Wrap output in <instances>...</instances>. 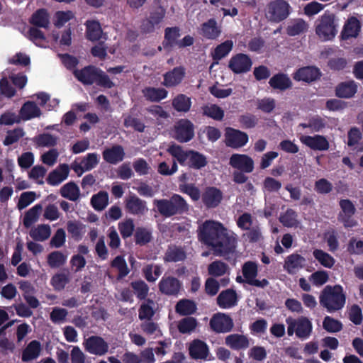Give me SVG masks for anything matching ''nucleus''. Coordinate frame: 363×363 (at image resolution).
<instances>
[{
    "instance_id": "f257e3e1",
    "label": "nucleus",
    "mask_w": 363,
    "mask_h": 363,
    "mask_svg": "<svg viewBox=\"0 0 363 363\" xmlns=\"http://www.w3.org/2000/svg\"><path fill=\"white\" fill-rule=\"evenodd\" d=\"M197 236L198 240L203 245L211 247L216 256L228 255L233 253L236 249V235L218 221L205 220L199 226Z\"/></svg>"
},
{
    "instance_id": "f03ea898",
    "label": "nucleus",
    "mask_w": 363,
    "mask_h": 363,
    "mask_svg": "<svg viewBox=\"0 0 363 363\" xmlns=\"http://www.w3.org/2000/svg\"><path fill=\"white\" fill-rule=\"evenodd\" d=\"M74 77L84 85H96L106 89H111L115 84L100 68L94 65H87L73 72Z\"/></svg>"
},
{
    "instance_id": "7ed1b4c3",
    "label": "nucleus",
    "mask_w": 363,
    "mask_h": 363,
    "mask_svg": "<svg viewBox=\"0 0 363 363\" xmlns=\"http://www.w3.org/2000/svg\"><path fill=\"white\" fill-rule=\"evenodd\" d=\"M319 301L328 313L341 310L346 302V295L341 285H328L321 291Z\"/></svg>"
},
{
    "instance_id": "20e7f679",
    "label": "nucleus",
    "mask_w": 363,
    "mask_h": 363,
    "mask_svg": "<svg viewBox=\"0 0 363 363\" xmlns=\"http://www.w3.org/2000/svg\"><path fill=\"white\" fill-rule=\"evenodd\" d=\"M154 206L159 213L164 218L183 215L189 211V206L179 194H174L169 199H155Z\"/></svg>"
},
{
    "instance_id": "39448f33",
    "label": "nucleus",
    "mask_w": 363,
    "mask_h": 363,
    "mask_svg": "<svg viewBox=\"0 0 363 363\" xmlns=\"http://www.w3.org/2000/svg\"><path fill=\"white\" fill-rule=\"evenodd\" d=\"M335 16L330 11H325L316 21L315 33L325 41L332 40L337 33Z\"/></svg>"
},
{
    "instance_id": "423d86ee",
    "label": "nucleus",
    "mask_w": 363,
    "mask_h": 363,
    "mask_svg": "<svg viewBox=\"0 0 363 363\" xmlns=\"http://www.w3.org/2000/svg\"><path fill=\"white\" fill-rule=\"evenodd\" d=\"M291 12V6L285 0H272L265 8L266 18L272 23H280L286 19Z\"/></svg>"
},
{
    "instance_id": "0eeeda50",
    "label": "nucleus",
    "mask_w": 363,
    "mask_h": 363,
    "mask_svg": "<svg viewBox=\"0 0 363 363\" xmlns=\"http://www.w3.org/2000/svg\"><path fill=\"white\" fill-rule=\"evenodd\" d=\"M165 15L166 9L162 6H153L150 9L148 17L141 22V32L145 34L155 32V28L163 21Z\"/></svg>"
},
{
    "instance_id": "6e6552de",
    "label": "nucleus",
    "mask_w": 363,
    "mask_h": 363,
    "mask_svg": "<svg viewBox=\"0 0 363 363\" xmlns=\"http://www.w3.org/2000/svg\"><path fill=\"white\" fill-rule=\"evenodd\" d=\"M174 138L179 143H187L194 137V125L189 119H180L174 125Z\"/></svg>"
},
{
    "instance_id": "1a4fd4ad",
    "label": "nucleus",
    "mask_w": 363,
    "mask_h": 363,
    "mask_svg": "<svg viewBox=\"0 0 363 363\" xmlns=\"http://www.w3.org/2000/svg\"><path fill=\"white\" fill-rule=\"evenodd\" d=\"M225 138L226 146L233 149L245 146L249 140L246 133L230 127L225 129Z\"/></svg>"
},
{
    "instance_id": "9d476101",
    "label": "nucleus",
    "mask_w": 363,
    "mask_h": 363,
    "mask_svg": "<svg viewBox=\"0 0 363 363\" xmlns=\"http://www.w3.org/2000/svg\"><path fill=\"white\" fill-rule=\"evenodd\" d=\"M252 66V59L244 53H238L230 59L228 68L234 74H244L250 71Z\"/></svg>"
},
{
    "instance_id": "9b49d317",
    "label": "nucleus",
    "mask_w": 363,
    "mask_h": 363,
    "mask_svg": "<svg viewBox=\"0 0 363 363\" xmlns=\"http://www.w3.org/2000/svg\"><path fill=\"white\" fill-rule=\"evenodd\" d=\"M83 346L87 352L97 356L104 355L109 347L104 339L98 335H91L85 339Z\"/></svg>"
},
{
    "instance_id": "f8f14e48",
    "label": "nucleus",
    "mask_w": 363,
    "mask_h": 363,
    "mask_svg": "<svg viewBox=\"0 0 363 363\" xmlns=\"http://www.w3.org/2000/svg\"><path fill=\"white\" fill-rule=\"evenodd\" d=\"M242 270L245 282L248 284L259 288H264L269 285V281L266 279L262 280L255 279L258 273L257 265L255 262L251 261L245 262Z\"/></svg>"
},
{
    "instance_id": "ddd939ff",
    "label": "nucleus",
    "mask_w": 363,
    "mask_h": 363,
    "mask_svg": "<svg viewBox=\"0 0 363 363\" xmlns=\"http://www.w3.org/2000/svg\"><path fill=\"white\" fill-rule=\"evenodd\" d=\"M210 327L217 333H225L232 330L234 323L232 318L225 313H218L213 315L209 323Z\"/></svg>"
},
{
    "instance_id": "4468645a",
    "label": "nucleus",
    "mask_w": 363,
    "mask_h": 363,
    "mask_svg": "<svg viewBox=\"0 0 363 363\" xmlns=\"http://www.w3.org/2000/svg\"><path fill=\"white\" fill-rule=\"evenodd\" d=\"M229 165L237 170L251 173L255 168L254 160L245 154H233L229 159Z\"/></svg>"
},
{
    "instance_id": "2eb2a0df",
    "label": "nucleus",
    "mask_w": 363,
    "mask_h": 363,
    "mask_svg": "<svg viewBox=\"0 0 363 363\" xmlns=\"http://www.w3.org/2000/svg\"><path fill=\"white\" fill-rule=\"evenodd\" d=\"M158 287L162 294L177 296L182 287V283L176 277L164 276L160 281Z\"/></svg>"
},
{
    "instance_id": "dca6fc26",
    "label": "nucleus",
    "mask_w": 363,
    "mask_h": 363,
    "mask_svg": "<svg viewBox=\"0 0 363 363\" xmlns=\"http://www.w3.org/2000/svg\"><path fill=\"white\" fill-rule=\"evenodd\" d=\"M201 199L206 208H215L223 199V192L215 186H208L201 194Z\"/></svg>"
},
{
    "instance_id": "f3484780",
    "label": "nucleus",
    "mask_w": 363,
    "mask_h": 363,
    "mask_svg": "<svg viewBox=\"0 0 363 363\" xmlns=\"http://www.w3.org/2000/svg\"><path fill=\"white\" fill-rule=\"evenodd\" d=\"M186 76V69L183 66L174 67L163 74L162 84L167 87H175L179 85Z\"/></svg>"
},
{
    "instance_id": "a211bd4d",
    "label": "nucleus",
    "mask_w": 363,
    "mask_h": 363,
    "mask_svg": "<svg viewBox=\"0 0 363 363\" xmlns=\"http://www.w3.org/2000/svg\"><path fill=\"white\" fill-rule=\"evenodd\" d=\"M125 208L128 213L135 216H143L148 210L146 201L135 194L130 195L125 199Z\"/></svg>"
},
{
    "instance_id": "6ab92c4d",
    "label": "nucleus",
    "mask_w": 363,
    "mask_h": 363,
    "mask_svg": "<svg viewBox=\"0 0 363 363\" xmlns=\"http://www.w3.org/2000/svg\"><path fill=\"white\" fill-rule=\"evenodd\" d=\"M200 35L207 40H217L222 33L221 26H219L213 18L201 24Z\"/></svg>"
},
{
    "instance_id": "aec40b11",
    "label": "nucleus",
    "mask_w": 363,
    "mask_h": 363,
    "mask_svg": "<svg viewBox=\"0 0 363 363\" xmlns=\"http://www.w3.org/2000/svg\"><path fill=\"white\" fill-rule=\"evenodd\" d=\"M320 76L321 72L318 67L306 66L298 69L294 74L293 77L296 81H303L309 83L320 79Z\"/></svg>"
},
{
    "instance_id": "412c9836",
    "label": "nucleus",
    "mask_w": 363,
    "mask_h": 363,
    "mask_svg": "<svg viewBox=\"0 0 363 363\" xmlns=\"http://www.w3.org/2000/svg\"><path fill=\"white\" fill-rule=\"evenodd\" d=\"M300 140L303 144L313 150L324 151L329 148V143L323 135H305L301 137Z\"/></svg>"
},
{
    "instance_id": "4be33fe9",
    "label": "nucleus",
    "mask_w": 363,
    "mask_h": 363,
    "mask_svg": "<svg viewBox=\"0 0 363 363\" xmlns=\"http://www.w3.org/2000/svg\"><path fill=\"white\" fill-rule=\"evenodd\" d=\"M103 159L111 164H117L122 162L125 157V151L120 145H115L106 148L102 152Z\"/></svg>"
},
{
    "instance_id": "5701e85b",
    "label": "nucleus",
    "mask_w": 363,
    "mask_h": 363,
    "mask_svg": "<svg viewBox=\"0 0 363 363\" xmlns=\"http://www.w3.org/2000/svg\"><path fill=\"white\" fill-rule=\"evenodd\" d=\"M358 86L354 80L339 83L335 89V96L340 99H351L357 92Z\"/></svg>"
},
{
    "instance_id": "b1692460",
    "label": "nucleus",
    "mask_w": 363,
    "mask_h": 363,
    "mask_svg": "<svg viewBox=\"0 0 363 363\" xmlns=\"http://www.w3.org/2000/svg\"><path fill=\"white\" fill-rule=\"evenodd\" d=\"M218 306L221 308H230L237 305L238 298L236 291L233 289L222 291L216 298Z\"/></svg>"
},
{
    "instance_id": "393cba45",
    "label": "nucleus",
    "mask_w": 363,
    "mask_h": 363,
    "mask_svg": "<svg viewBox=\"0 0 363 363\" xmlns=\"http://www.w3.org/2000/svg\"><path fill=\"white\" fill-rule=\"evenodd\" d=\"M186 258L184 248L176 245H169L163 257L165 263L183 262Z\"/></svg>"
},
{
    "instance_id": "a878e982",
    "label": "nucleus",
    "mask_w": 363,
    "mask_h": 363,
    "mask_svg": "<svg viewBox=\"0 0 363 363\" xmlns=\"http://www.w3.org/2000/svg\"><path fill=\"white\" fill-rule=\"evenodd\" d=\"M361 29L359 21L354 16H352L345 22L341 32V38L348 40L352 38H357Z\"/></svg>"
},
{
    "instance_id": "bb28decb",
    "label": "nucleus",
    "mask_w": 363,
    "mask_h": 363,
    "mask_svg": "<svg viewBox=\"0 0 363 363\" xmlns=\"http://www.w3.org/2000/svg\"><path fill=\"white\" fill-rule=\"evenodd\" d=\"M69 172V168L68 164H60L57 168L49 173L46 181L51 186H57L67 178Z\"/></svg>"
},
{
    "instance_id": "cd10ccee",
    "label": "nucleus",
    "mask_w": 363,
    "mask_h": 363,
    "mask_svg": "<svg viewBox=\"0 0 363 363\" xmlns=\"http://www.w3.org/2000/svg\"><path fill=\"white\" fill-rule=\"evenodd\" d=\"M42 346L38 340L30 341L23 349L21 359L23 362H28L36 359L41 353Z\"/></svg>"
},
{
    "instance_id": "c85d7f7f",
    "label": "nucleus",
    "mask_w": 363,
    "mask_h": 363,
    "mask_svg": "<svg viewBox=\"0 0 363 363\" xmlns=\"http://www.w3.org/2000/svg\"><path fill=\"white\" fill-rule=\"evenodd\" d=\"M41 111L37 104L30 101L25 102L19 111L21 120L28 121L34 118L40 117Z\"/></svg>"
},
{
    "instance_id": "c756f323",
    "label": "nucleus",
    "mask_w": 363,
    "mask_h": 363,
    "mask_svg": "<svg viewBox=\"0 0 363 363\" xmlns=\"http://www.w3.org/2000/svg\"><path fill=\"white\" fill-rule=\"evenodd\" d=\"M225 344L234 350H245L250 346L247 337L237 333L227 336Z\"/></svg>"
},
{
    "instance_id": "7c9ffc66",
    "label": "nucleus",
    "mask_w": 363,
    "mask_h": 363,
    "mask_svg": "<svg viewBox=\"0 0 363 363\" xmlns=\"http://www.w3.org/2000/svg\"><path fill=\"white\" fill-rule=\"evenodd\" d=\"M296 325V337L301 340H306L309 337L312 333L313 325L311 320L304 316L295 320Z\"/></svg>"
},
{
    "instance_id": "2f4dec72",
    "label": "nucleus",
    "mask_w": 363,
    "mask_h": 363,
    "mask_svg": "<svg viewBox=\"0 0 363 363\" xmlns=\"http://www.w3.org/2000/svg\"><path fill=\"white\" fill-rule=\"evenodd\" d=\"M189 354L194 359H206L208 354L207 344L200 340H195L189 347Z\"/></svg>"
},
{
    "instance_id": "473e14b6",
    "label": "nucleus",
    "mask_w": 363,
    "mask_h": 363,
    "mask_svg": "<svg viewBox=\"0 0 363 363\" xmlns=\"http://www.w3.org/2000/svg\"><path fill=\"white\" fill-rule=\"evenodd\" d=\"M180 28L177 26L167 27L164 29L162 46L164 49H170L177 45L180 37Z\"/></svg>"
},
{
    "instance_id": "72a5a7b5",
    "label": "nucleus",
    "mask_w": 363,
    "mask_h": 363,
    "mask_svg": "<svg viewBox=\"0 0 363 363\" xmlns=\"http://www.w3.org/2000/svg\"><path fill=\"white\" fill-rule=\"evenodd\" d=\"M29 22L35 27L48 28L50 25V16L45 9L36 10L31 16Z\"/></svg>"
},
{
    "instance_id": "f704fd0d",
    "label": "nucleus",
    "mask_w": 363,
    "mask_h": 363,
    "mask_svg": "<svg viewBox=\"0 0 363 363\" xmlns=\"http://www.w3.org/2000/svg\"><path fill=\"white\" fill-rule=\"evenodd\" d=\"M167 151L182 166L187 165L190 150H184L182 146L173 143L168 147Z\"/></svg>"
},
{
    "instance_id": "c9c22d12",
    "label": "nucleus",
    "mask_w": 363,
    "mask_h": 363,
    "mask_svg": "<svg viewBox=\"0 0 363 363\" xmlns=\"http://www.w3.org/2000/svg\"><path fill=\"white\" fill-rule=\"evenodd\" d=\"M271 87L274 89L285 91L292 86L290 78L284 73H278L274 74L269 81Z\"/></svg>"
},
{
    "instance_id": "e433bc0d",
    "label": "nucleus",
    "mask_w": 363,
    "mask_h": 363,
    "mask_svg": "<svg viewBox=\"0 0 363 363\" xmlns=\"http://www.w3.org/2000/svg\"><path fill=\"white\" fill-rule=\"evenodd\" d=\"M233 48V42L232 40L225 41L218 45L211 53L213 61L218 62L219 60L225 57Z\"/></svg>"
},
{
    "instance_id": "4c0bfd02",
    "label": "nucleus",
    "mask_w": 363,
    "mask_h": 363,
    "mask_svg": "<svg viewBox=\"0 0 363 363\" xmlns=\"http://www.w3.org/2000/svg\"><path fill=\"white\" fill-rule=\"evenodd\" d=\"M208 164L207 157L202 153L190 150L187 165L194 169H201Z\"/></svg>"
},
{
    "instance_id": "58836bf2",
    "label": "nucleus",
    "mask_w": 363,
    "mask_h": 363,
    "mask_svg": "<svg viewBox=\"0 0 363 363\" xmlns=\"http://www.w3.org/2000/svg\"><path fill=\"white\" fill-rule=\"evenodd\" d=\"M197 310L195 302L189 299H182L175 306V311L180 315L189 316L194 314Z\"/></svg>"
},
{
    "instance_id": "ea45409f",
    "label": "nucleus",
    "mask_w": 363,
    "mask_h": 363,
    "mask_svg": "<svg viewBox=\"0 0 363 363\" xmlns=\"http://www.w3.org/2000/svg\"><path fill=\"white\" fill-rule=\"evenodd\" d=\"M61 196L72 201H76L80 196L79 186L73 182H69L63 185L60 191Z\"/></svg>"
},
{
    "instance_id": "a19ab883",
    "label": "nucleus",
    "mask_w": 363,
    "mask_h": 363,
    "mask_svg": "<svg viewBox=\"0 0 363 363\" xmlns=\"http://www.w3.org/2000/svg\"><path fill=\"white\" fill-rule=\"evenodd\" d=\"M155 303L152 299L147 298L140 306L138 309L139 319L150 320L155 315Z\"/></svg>"
},
{
    "instance_id": "79ce46f5",
    "label": "nucleus",
    "mask_w": 363,
    "mask_h": 363,
    "mask_svg": "<svg viewBox=\"0 0 363 363\" xmlns=\"http://www.w3.org/2000/svg\"><path fill=\"white\" fill-rule=\"evenodd\" d=\"M85 25L86 27V38L91 41L99 40L102 34V29L99 22L94 20L87 21Z\"/></svg>"
},
{
    "instance_id": "37998d69",
    "label": "nucleus",
    "mask_w": 363,
    "mask_h": 363,
    "mask_svg": "<svg viewBox=\"0 0 363 363\" xmlns=\"http://www.w3.org/2000/svg\"><path fill=\"white\" fill-rule=\"evenodd\" d=\"M172 106L178 112H188L191 106V98L183 94H179L172 100Z\"/></svg>"
},
{
    "instance_id": "c03bdc74",
    "label": "nucleus",
    "mask_w": 363,
    "mask_h": 363,
    "mask_svg": "<svg viewBox=\"0 0 363 363\" xmlns=\"http://www.w3.org/2000/svg\"><path fill=\"white\" fill-rule=\"evenodd\" d=\"M143 94L147 100L158 102L165 99L168 92L164 88L147 87L143 90Z\"/></svg>"
},
{
    "instance_id": "a18cd8bd",
    "label": "nucleus",
    "mask_w": 363,
    "mask_h": 363,
    "mask_svg": "<svg viewBox=\"0 0 363 363\" xmlns=\"http://www.w3.org/2000/svg\"><path fill=\"white\" fill-rule=\"evenodd\" d=\"M142 273L148 282H155L162 273V267L148 264L142 269Z\"/></svg>"
},
{
    "instance_id": "49530a36",
    "label": "nucleus",
    "mask_w": 363,
    "mask_h": 363,
    "mask_svg": "<svg viewBox=\"0 0 363 363\" xmlns=\"http://www.w3.org/2000/svg\"><path fill=\"white\" fill-rule=\"evenodd\" d=\"M203 116L215 121H222L224 118V111L216 104L204 105L201 107Z\"/></svg>"
},
{
    "instance_id": "de8ad7c7",
    "label": "nucleus",
    "mask_w": 363,
    "mask_h": 363,
    "mask_svg": "<svg viewBox=\"0 0 363 363\" xmlns=\"http://www.w3.org/2000/svg\"><path fill=\"white\" fill-rule=\"evenodd\" d=\"M111 267L118 270L117 279L120 280L125 277L130 272L125 259L121 255L116 256L111 262Z\"/></svg>"
},
{
    "instance_id": "09e8293b",
    "label": "nucleus",
    "mask_w": 363,
    "mask_h": 363,
    "mask_svg": "<svg viewBox=\"0 0 363 363\" xmlns=\"http://www.w3.org/2000/svg\"><path fill=\"white\" fill-rule=\"evenodd\" d=\"M313 255L315 259L324 267L331 269L335 263V259L334 257L323 250H314L313 252Z\"/></svg>"
},
{
    "instance_id": "8fccbe9b",
    "label": "nucleus",
    "mask_w": 363,
    "mask_h": 363,
    "mask_svg": "<svg viewBox=\"0 0 363 363\" xmlns=\"http://www.w3.org/2000/svg\"><path fill=\"white\" fill-rule=\"evenodd\" d=\"M42 208L41 204H36L26 212L23 220L26 228H30L38 220Z\"/></svg>"
},
{
    "instance_id": "3c124183",
    "label": "nucleus",
    "mask_w": 363,
    "mask_h": 363,
    "mask_svg": "<svg viewBox=\"0 0 363 363\" xmlns=\"http://www.w3.org/2000/svg\"><path fill=\"white\" fill-rule=\"evenodd\" d=\"M130 285L134 294L139 300L145 301L147 299L146 298L149 292V286L143 280L139 279L132 281Z\"/></svg>"
},
{
    "instance_id": "603ef678",
    "label": "nucleus",
    "mask_w": 363,
    "mask_h": 363,
    "mask_svg": "<svg viewBox=\"0 0 363 363\" xmlns=\"http://www.w3.org/2000/svg\"><path fill=\"white\" fill-rule=\"evenodd\" d=\"M108 203V195L106 191H101L92 196L91 204L96 211L104 210Z\"/></svg>"
},
{
    "instance_id": "864d4df0",
    "label": "nucleus",
    "mask_w": 363,
    "mask_h": 363,
    "mask_svg": "<svg viewBox=\"0 0 363 363\" xmlns=\"http://www.w3.org/2000/svg\"><path fill=\"white\" fill-rule=\"evenodd\" d=\"M306 259L303 257L298 254H291L289 255L285 261V266L287 271L291 273L292 270L303 268Z\"/></svg>"
},
{
    "instance_id": "5fc2aeb1",
    "label": "nucleus",
    "mask_w": 363,
    "mask_h": 363,
    "mask_svg": "<svg viewBox=\"0 0 363 363\" xmlns=\"http://www.w3.org/2000/svg\"><path fill=\"white\" fill-rule=\"evenodd\" d=\"M297 218V213L294 209L288 208L283 214L280 216L279 221L284 227H297L298 224Z\"/></svg>"
},
{
    "instance_id": "6e6d98bb",
    "label": "nucleus",
    "mask_w": 363,
    "mask_h": 363,
    "mask_svg": "<svg viewBox=\"0 0 363 363\" xmlns=\"http://www.w3.org/2000/svg\"><path fill=\"white\" fill-rule=\"evenodd\" d=\"M197 324V320L195 318L186 316L179 321L177 328L182 334L190 333L195 330Z\"/></svg>"
},
{
    "instance_id": "4d7b16f0",
    "label": "nucleus",
    "mask_w": 363,
    "mask_h": 363,
    "mask_svg": "<svg viewBox=\"0 0 363 363\" xmlns=\"http://www.w3.org/2000/svg\"><path fill=\"white\" fill-rule=\"evenodd\" d=\"M58 138L50 133H41L34 138V142L38 147H54L57 144Z\"/></svg>"
},
{
    "instance_id": "13d9d810",
    "label": "nucleus",
    "mask_w": 363,
    "mask_h": 363,
    "mask_svg": "<svg viewBox=\"0 0 363 363\" xmlns=\"http://www.w3.org/2000/svg\"><path fill=\"white\" fill-rule=\"evenodd\" d=\"M135 242L140 246H144L152 240L151 232L143 227H138L134 234Z\"/></svg>"
},
{
    "instance_id": "bf43d9fd",
    "label": "nucleus",
    "mask_w": 363,
    "mask_h": 363,
    "mask_svg": "<svg viewBox=\"0 0 363 363\" xmlns=\"http://www.w3.org/2000/svg\"><path fill=\"white\" fill-rule=\"evenodd\" d=\"M307 29L308 25L306 21L301 18H298L287 26L286 33L289 36H296L304 33Z\"/></svg>"
},
{
    "instance_id": "052dcab7",
    "label": "nucleus",
    "mask_w": 363,
    "mask_h": 363,
    "mask_svg": "<svg viewBox=\"0 0 363 363\" xmlns=\"http://www.w3.org/2000/svg\"><path fill=\"white\" fill-rule=\"evenodd\" d=\"M30 237L37 241H44L50 235V228L48 225H40L30 233Z\"/></svg>"
},
{
    "instance_id": "680f3d73",
    "label": "nucleus",
    "mask_w": 363,
    "mask_h": 363,
    "mask_svg": "<svg viewBox=\"0 0 363 363\" xmlns=\"http://www.w3.org/2000/svg\"><path fill=\"white\" fill-rule=\"evenodd\" d=\"M67 260V257L60 251H54L48 255L47 262L51 268L62 266Z\"/></svg>"
},
{
    "instance_id": "e2e57ef3",
    "label": "nucleus",
    "mask_w": 363,
    "mask_h": 363,
    "mask_svg": "<svg viewBox=\"0 0 363 363\" xmlns=\"http://www.w3.org/2000/svg\"><path fill=\"white\" fill-rule=\"evenodd\" d=\"M85 225L79 221L69 220L67 224L68 233L75 240H79L82 238V230Z\"/></svg>"
},
{
    "instance_id": "0e129e2a",
    "label": "nucleus",
    "mask_w": 363,
    "mask_h": 363,
    "mask_svg": "<svg viewBox=\"0 0 363 363\" xmlns=\"http://www.w3.org/2000/svg\"><path fill=\"white\" fill-rule=\"evenodd\" d=\"M300 125L304 128H310L313 132H319L325 127L326 123L323 118L315 116L311 118L307 123H301Z\"/></svg>"
},
{
    "instance_id": "69168bd1",
    "label": "nucleus",
    "mask_w": 363,
    "mask_h": 363,
    "mask_svg": "<svg viewBox=\"0 0 363 363\" xmlns=\"http://www.w3.org/2000/svg\"><path fill=\"white\" fill-rule=\"evenodd\" d=\"M228 264L219 260L211 262L208 267V274L213 277H220L225 274Z\"/></svg>"
},
{
    "instance_id": "338daca9",
    "label": "nucleus",
    "mask_w": 363,
    "mask_h": 363,
    "mask_svg": "<svg viewBox=\"0 0 363 363\" xmlns=\"http://www.w3.org/2000/svg\"><path fill=\"white\" fill-rule=\"evenodd\" d=\"M69 281L68 274L59 273L52 277L51 284L55 290L61 291L65 289Z\"/></svg>"
},
{
    "instance_id": "774afa93",
    "label": "nucleus",
    "mask_w": 363,
    "mask_h": 363,
    "mask_svg": "<svg viewBox=\"0 0 363 363\" xmlns=\"http://www.w3.org/2000/svg\"><path fill=\"white\" fill-rule=\"evenodd\" d=\"M347 251L350 255H361L363 254V241L357 240L352 237L350 239L347 247Z\"/></svg>"
}]
</instances>
